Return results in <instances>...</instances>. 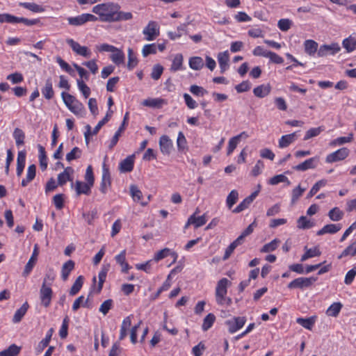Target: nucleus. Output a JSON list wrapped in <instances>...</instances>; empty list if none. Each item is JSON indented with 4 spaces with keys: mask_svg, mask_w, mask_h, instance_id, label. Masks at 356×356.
Instances as JSON below:
<instances>
[{
    "mask_svg": "<svg viewBox=\"0 0 356 356\" xmlns=\"http://www.w3.org/2000/svg\"><path fill=\"white\" fill-rule=\"evenodd\" d=\"M36 175V166L34 164H31L28 167L26 176L25 179H23L22 181V186L25 187L31 181H32Z\"/></svg>",
    "mask_w": 356,
    "mask_h": 356,
    "instance_id": "obj_29",
    "label": "nucleus"
},
{
    "mask_svg": "<svg viewBox=\"0 0 356 356\" xmlns=\"http://www.w3.org/2000/svg\"><path fill=\"white\" fill-rule=\"evenodd\" d=\"M20 351V347L12 344L7 349L0 352V356H17Z\"/></svg>",
    "mask_w": 356,
    "mask_h": 356,
    "instance_id": "obj_44",
    "label": "nucleus"
},
{
    "mask_svg": "<svg viewBox=\"0 0 356 356\" xmlns=\"http://www.w3.org/2000/svg\"><path fill=\"white\" fill-rule=\"evenodd\" d=\"M66 42L70 46L72 49L78 55L85 58H89L91 55V51L86 46H81L80 44L73 39H67Z\"/></svg>",
    "mask_w": 356,
    "mask_h": 356,
    "instance_id": "obj_9",
    "label": "nucleus"
},
{
    "mask_svg": "<svg viewBox=\"0 0 356 356\" xmlns=\"http://www.w3.org/2000/svg\"><path fill=\"white\" fill-rule=\"evenodd\" d=\"M280 243L277 238L273 239L268 243L265 244L261 249V252H270L276 250Z\"/></svg>",
    "mask_w": 356,
    "mask_h": 356,
    "instance_id": "obj_47",
    "label": "nucleus"
},
{
    "mask_svg": "<svg viewBox=\"0 0 356 356\" xmlns=\"http://www.w3.org/2000/svg\"><path fill=\"white\" fill-rule=\"evenodd\" d=\"M216 320V316L214 314L210 313L206 316V317L203 320V323L202 325V328L204 331L208 330L211 327L214 321Z\"/></svg>",
    "mask_w": 356,
    "mask_h": 356,
    "instance_id": "obj_51",
    "label": "nucleus"
},
{
    "mask_svg": "<svg viewBox=\"0 0 356 356\" xmlns=\"http://www.w3.org/2000/svg\"><path fill=\"white\" fill-rule=\"evenodd\" d=\"M120 9L117 3L108 2L95 6L92 11L99 16V19L104 22H115L116 13Z\"/></svg>",
    "mask_w": 356,
    "mask_h": 356,
    "instance_id": "obj_1",
    "label": "nucleus"
},
{
    "mask_svg": "<svg viewBox=\"0 0 356 356\" xmlns=\"http://www.w3.org/2000/svg\"><path fill=\"white\" fill-rule=\"evenodd\" d=\"M238 198V193L236 190H232L227 197L226 203L229 209L236 204Z\"/></svg>",
    "mask_w": 356,
    "mask_h": 356,
    "instance_id": "obj_50",
    "label": "nucleus"
},
{
    "mask_svg": "<svg viewBox=\"0 0 356 356\" xmlns=\"http://www.w3.org/2000/svg\"><path fill=\"white\" fill-rule=\"evenodd\" d=\"M6 79L10 81L13 84L19 83L23 81L24 76L19 72H15L10 74H8L6 77Z\"/></svg>",
    "mask_w": 356,
    "mask_h": 356,
    "instance_id": "obj_64",
    "label": "nucleus"
},
{
    "mask_svg": "<svg viewBox=\"0 0 356 356\" xmlns=\"http://www.w3.org/2000/svg\"><path fill=\"white\" fill-rule=\"evenodd\" d=\"M97 17L92 14L85 13L76 17H72L67 19L68 23L72 26H81L88 22H95Z\"/></svg>",
    "mask_w": 356,
    "mask_h": 356,
    "instance_id": "obj_8",
    "label": "nucleus"
},
{
    "mask_svg": "<svg viewBox=\"0 0 356 356\" xmlns=\"http://www.w3.org/2000/svg\"><path fill=\"white\" fill-rule=\"evenodd\" d=\"M318 43L313 40H307L304 42L305 52L310 56H313L316 52H318Z\"/></svg>",
    "mask_w": 356,
    "mask_h": 356,
    "instance_id": "obj_24",
    "label": "nucleus"
},
{
    "mask_svg": "<svg viewBox=\"0 0 356 356\" xmlns=\"http://www.w3.org/2000/svg\"><path fill=\"white\" fill-rule=\"evenodd\" d=\"M349 149L346 147H342L326 156L325 161L328 163L342 161L349 154Z\"/></svg>",
    "mask_w": 356,
    "mask_h": 356,
    "instance_id": "obj_10",
    "label": "nucleus"
},
{
    "mask_svg": "<svg viewBox=\"0 0 356 356\" xmlns=\"http://www.w3.org/2000/svg\"><path fill=\"white\" fill-rule=\"evenodd\" d=\"M53 332H54V330L53 328H51L48 330L47 334H46V337L44 339H43L38 345L37 348H36V350L38 352L40 353L42 352L44 348H46L50 341H51V337H52V334H53Z\"/></svg>",
    "mask_w": 356,
    "mask_h": 356,
    "instance_id": "obj_35",
    "label": "nucleus"
},
{
    "mask_svg": "<svg viewBox=\"0 0 356 356\" xmlns=\"http://www.w3.org/2000/svg\"><path fill=\"white\" fill-rule=\"evenodd\" d=\"M168 255H172L174 257L172 263H175L177 258V254L175 252H171V250L168 248H165L156 252L153 260L158 262L159 261L167 257Z\"/></svg>",
    "mask_w": 356,
    "mask_h": 356,
    "instance_id": "obj_19",
    "label": "nucleus"
},
{
    "mask_svg": "<svg viewBox=\"0 0 356 356\" xmlns=\"http://www.w3.org/2000/svg\"><path fill=\"white\" fill-rule=\"evenodd\" d=\"M133 15L130 12H122L118 10L116 13L115 22L127 21L131 19Z\"/></svg>",
    "mask_w": 356,
    "mask_h": 356,
    "instance_id": "obj_61",
    "label": "nucleus"
},
{
    "mask_svg": "<svg viewBox=\"0 0 356 356\" xmlns=\"http://www.w3.org/2000/svg\"><path fill=\"white\" fill-rule=\"evenodd\" d=\"M243 136H245V138L248 137V135L245 131H243L240 134H238L236 136H234L229 139V143H228V147H227V155H230L234 152V150L236 149L237 145L238 144L241 138Z\"/></svg>",
    "mask_w": 356,
    "mask_h": 356,
    "instance_id": "obj_21",
    "label": "nucleus"
},
{
    "mask_svg": "<svg viewBox=\"0 0 356 356\" xmlns=\"http://www.w3.org/2000/svg\"><path fill=\"white\" fill-rule=\"evenodd\" d=\"M230 284V282L227 278H222L220 280L216 288V301L221 306L228 307L232 302V298L227 296V286Z\"/></svg>",
    "mask_w": 356,
    "mask_h": 356,
    "instance_id": "obj_2",
    "label": "nucleus"
},
{
    "mask_svg": "<svg viewBox=\"0 0 356 356\" xmlns=\"http://www.w3.org/2000/svg\"><path fill=\"white\" fill-rule=\"evenodd\" d=\"M74 173V169L72 167H67L63 172L58 175V185L63 186L67 181H72V175Z\"/></svg>",
    "mask_w": 356,
    "mask_h": 356,
    "instance_id": "obj_15",
    "label": "nucleus"
},
{
    "mask_svg": "<svg viewBox=\"0 0 356 356\" xmlns=\"http://www.w3.org/2000/svg\"><path fill=\"white\" fill-rule=\"evenodd\" d=\"M138 64V60L136 57L134 55V51L132 49L129 48L128 49V63H127V68L131 70L134 69Z\"/></svg>",
    "mask_w": 356,
    "mask_h": 356,
    "instance_id": "obj_57",
    "label": "nucleus"
},
{
    "mask_svg": "<svg viewBox=\"0 0 356 356\" xmlns=\"http://www.w3.org/2000/svg\"><path fill=\"white\" fill-rule=\"evenodd\" d=\"M246 318L244 316L234 317L232 319L227 320L225 324L228 327L230 333H234L241 329L245 323Z\"/></svg>",
    "mask_w": 356,
    "mask_h": 356,
    "instance_id": "obj_11",
    "label": "nucleus"
},
{
    "mask_svg": "<svg viewBox=\"0 0 356 356\" xmlns=\"http://www.w3.org/2000/svg\"><path fill=\"white\" fill-rule=\"evenodd\" d=\"M81 155V150L78 147H75L69 153L67 154L66 160L68 162H70L72 160L80 158Z\"/></svg>",
    "mask_w": 356,
    "mask_h": 356,
    "instance_id": "obj_59",
    "label": "nucleus"
},
{
    "mask_svg": "<svg viewBox=\"0 0 356 356\" xmlns=\"http://www.w3.org/2000/svg\"><path fill=\"white\" fill-rule=\"evenodd\" d=\"M186 24H183L179 26L177 29V31H169L168 35L171 40H175L180 38L182 35L183 32L186 31Z\"/></svg>",
    "mask_w": 356,
    "mask_h": 356,
    "instance_id": "obj_48",
    "label": "nucleus"
},
{
    "mask_svg": "<svg viewBox=\"0 0 356 356\" xmlns=\"http://www.w3.org/2000/svg\"><path fill=\"white\" fill-rule=\"evenodd\" d=\"M341 50V47L337 42H332L330 44L321 45L317 54L319 57H325L328 55H335Z\"/></svg>",
    "mask_w": 356,
    "mask_h": 356,
    "instance_id": "obj_7",
    "label": "nucleus"
},
{
    "mask_svg": "<svg viewBox=\"0 0 356 356\" xmlns=\"http://www.w3.org/2000/svg\"><path fill=\"white\" fill-rule=\"evenodd\" d=\"M271 91L270 84H262L253 89L254 95L259 98H264L268 96Z\"/></svg>",
    "mask_w": 356,
    "mask_h": 356,
    "instance_id": "obj_22",
    "label": "nucleus"
},
{
    "mask_svg": "<svg viewBox=\"0 0 356 356\" xmlns=\"http://www.w3.org/2000/svg\"><path fill=\"white\" fill-rule=\"evenodd\" d=\"M39 161L40 166L42 171L45 170L47 168V158L44 148L42 145H39Z\"/></svg>",
    "mask_w": 356,
    "mask_h": 356,
    "instance_id": "obj_45",
    "label": "nucleus"
},
{
    "mask_svg": "<svg viewBox=\"0 0 356 356\" xmlns=\"http://www.w3.org/2000/svg\"><path fill=\"white\" fill-rule=\"evenodd\" d=\"M112 53L113 54L111 56V59L115 64L119 65L124 63V54L121 50L117 48V50L113 51Z\"/></svg>",
    "mask_w": 356,
    "mask_h": 356,
    "instance_id": "obj_42",
    "label": "nucleus"
},
{
    "mask_svg": "<svg viewBox=\"0 0 356 356\" xmlns=\"http://www.w3.org/2000/svg\"><path fill=\"white\" fill-rule=\"evenodd\" d=\"M159 147L163 154L169 155L171 153L173 144L168 136L163 135L160 138Z\"/></svg>",
    "mask_w": 356,
    "mask_h": 356,
    "instance_id": "obj_14",
    "label": "nucleus"
},
{
    "mask_svg": "<svg viewBox=\"0 0 356 356\" xmlns=\"http://www.w3.org/2000/svg\"><path fill=\"white\" fill-rule=\"evenodd\" d=\"M189 90L193 95L199 97H203L208 93L207 90L197 85L191 86Z\"/></svg>",
    "mask_w": 356,
    "mask_h": 356,
    "instance_id": "obj_60",
    "label": "nucleus"
},
{
    "mask_svg": "<svg viewBox=\"0 0 356 356\" xmlns=\"http://www.w3.org/2000/svg\"><path fill=\"white\" fill-rule=\"evenodd\" d=\"M143 33L145 39L147 41H152L159 35V26L155 21H149L144 28Z\"/></svg>",
    "mask_w": 356,
    "mask_h": 356,
    "instance_id": "obj_4",
    "label": "nucleus"
},
{
    "mask_svg": "<svg viewBox=\"0 0 356 356\" xmlns=\"http://www.w3.org/2000/svg\"><path fill=\"white\" fill-rule=\"evenodd\" d=\"M342 228L341 224H327L323 227L322 229L317 232L318 236H321L325 234H335L340 231Z\"/></svg>",
    "mask_w": 356,
    "mask_h": 356,
    "instance_id": "obj_18",
    "label": "nucleus"
},
{
    "mask_svg": "<svg viewBox=\"0 0 356 356\" xmlns=\"http://www.w3.org/2000/svg\"><path fill=\"white\" fill-rule=\"evenodd\" d=\"M110 268V264H107L103 265L101 270L99 273L98 278L99 282L97 286H96L97 278L96 277H93L92 278V287L97 293H99L103 288L104 283L106 280L107 273Z\"/></svg>",
    "mask_w": 356,
    "mask_h": 356,
    "instance_id": "obj_6",
    "label": "nucleus"
},
{
    "mask_svg": "<svg viewBox=\"0 0 356 356\" xmlns=\"http://www.w3.org/2000/svg\"><path fill=\"white\" fill-rule=\"evenodd\" d=\"M189 66L195 70H200L204 67V61L201 57L194 56L189 59Z\"/></svg>",
    "mask_w": 356,
    "mask_h": 356,
    "instance_id": "obj_39",
    "label": "nucleus"
},
{
    "mask_svg": "<svg viewBox=\"0 0 356 356\" xmlns=\"http://www.w3.org/2000/svg\"><path fill=\"white\" fill-rule=\"evenodd\" d=\"M165 103V100L160 98H148L145 99L142 102V105L144 106L151 107V108H161L162 105Z\"/></svg>",
    "mask_w": 356,
    "mask_h": 356,
    "instance_id": "obj_30",
    "label": "nucleus"
},
{
    "mask_svg": "<svg viewBox=\"0 0 356 356\" xmlns=\"http://www.w3.org/2000/svg\"><path fill=\"white\" fill-rule=\"evenodd\" d=\"M134 164V156H129L120 163V170L122 172H129L132 171Z\"/></svg>",
    "mask_w": 356,
    "mask_h": 356,
    "instance_id": "obj_20",
    "label": "nucleus"
},
{
    "mask_svg": "<svg viewBox=\"0 0 356 356\" xmlns=\"http://www.w3.org/2000/svg\"><path fill=\"white\" fill-rule=\"evenodd\" d=\"M323 129L321 127L311 128L306 133L304 136V140H307L313 137L318 136Z\"/></svg>",
    "mask_w": 356,
    "mask_h": 356,
    "instance_id": "obj_56",
    "label": "nucleus"
},
{
    "mask_svg": "<svg viewBox=\"0 0 356 356\" xmlns=\"http://www.w3.org/2000/svg\"><path fill=\"white\" fill-rule=\"evenodd\" d=\"M317 280L316 277H298L291 281L288 284L289 289H300L308 288L311 286L314 282Z\"/></svg>",
    "mask_w": 356,
    "mask_h": 356,
    "instance_id": "obj_5",
    "label": "nucleus"
},
{
    "mask_svg": "<svg viewBox=\"0 0 356 356\" xmlns=\"http://www.w3.org/2000/svg\"><path fill=\"white\" fill-rule=\"evenodd\" d=\"M19 6L33 13H42L44 11V8L42 6L35 3L21 2Z\"/></svg>",
    "mask_w": 356,
    "mask_h": 356,
    "instance_id": "obj_41",
    "label": "nucleus"
},
{
    "mask_svg": "<svg viewBox=\"0 0 356 356\" xmlns=\"http://www.w3.org/2000/svg\"><path fill=\"white\" fill-rule=\"evenodd\" d=\"M327 181L325 179H321L318 181L311 188L310 191L307 194V198H310L314 196L321 187L326 185Z\"/></svg>",
    "mask_w": 356,
    "mask_h": 356,
    "instance_id": "obj_54",
    "label": "nucleus"
},
{
    "mask_svg": "<svg viewBox=\"0 0 356 356\" xmlns=\"http://www.w3.org/2000/svg\"><path fill=\"white\" fill-rule=\"evenodd\" d=\"M229 60V55L228 51L220 52L218 54V61L220 67V71L223 73L228 68V62Z\"/></svg>",
    "mask_w": 356,
    "mask_h": 356,
    "instance_id": "obj_25",
    "label": "nucleus"
},
{
    "mask_svg": "<svg viewBox=\"0 0 356 356\" xmlns=\"http://www.w3.org/2000/svg\"><path fill=\"white\" fill-rule=\"evenodd\" d=\"M297 138L296 132L284 135L279 140V147L280 148H285L289 145L293 143Z\"/></svg>",
    "mask_w": 356,
    "mask_h": 356,
    "instance_id": "obj_27",
    "label": "nucleus"
},
{
    "mask_svg": "<svg viewBox=\"0 0 356 356\" xmlns=\"http://www.w3.org/2000/svg\"><path fill=\"white\" fill-rule=\"evenodd\" d=\"M293 24V22L289 19H281L277 22V26L282 31H287L289 30Z\"/></svg>",
    "mask_w": 356,
    "mask_h": 356,
    "instance_id": "obj_62",
    "label": "nucleus"
},
{
    "mask_svg": "<svg viewBox=\"0 0 356 356\" xmlns=\"http://www.w3.org/2000/svg\"><path fill=\"white\" fill-rule=\"evenodd\" d=\"M70 111L77 116L82 117L85 113V108L83 105L79 101L77 103L70 108Z\"/></svg>",
    "mask_w": 356,
    "mask_h": 356,
    "instance_id": "obj_58",
    "label": "nucleus"
},
{
    "mask_svg": "<svg viewBox=\"0 0 356 356\" xmlns=\"http://www.w3.org/2000/svg\"><path fill=\"white\" fill-rule=\"evenodd\" d=\"M26 162V152L20 151L18 152L17 159V176L20 177L23 172Z\"/></svg>",
    "mask_w": 356,
    "mask_h": 356,
    "instance_id": "obj_28",
    "label": "nucleus"
},
{
    "mask_svg": "<svg viewBox=\"0 0 356 356\" xmlns=\"http://www.w3.org/2000/svg\"><path fill=\"white\" fill-rule=\"evenodd\" d=\"M72 187L74 188L76 195L79 196L82 194L89 195L91 193L92 186L81 181H76L75 183H72Z\"/></svg>",
    "mask_w": 356,
    "mask_h": 356,
    "instance_id": "obj_13",
    "label": "nucleus"
},
{
    "mask_svg": "<svg viewBox=\"0 0 356 356\" xmlns=\"http://www.w3.org/2000/svg\"><path fill=\"white\" fill-rule=\"evenodd\" d=\"M183 60L184 58L182 54H176L172 60V63L170 67V71L177 72L178 70H182Z\"/></svg>",
    "mask_w": 356,
    "mask_h": 356,
    "instance_id": "obj_36",
    "label": "nucleus"
},
{
    "mask_svg": "<svg viewBox=\"0 0 356 356\" xmlns=\"http://www.w3.org/2000/svg\"><path fill=\"white\" fill-rule=\"evenodd\" d=\"M342 46L348 53L353 51L356 49V38L350 35L343 40Z\"/></svg>",
    "mask_w": 356,
    "mask_h": 356,
    "instance_id": "obj_31",
    "label": "nucleus"
},
{
    "mask_svg": "<svg viewBox=\"0 0 356 356\" xmlns=\"http://www.w3.org/2000/svg\"><path fill=\"white\" fill-rule=\"evenodd\" d=\"M13 137L17 147L24 145L25 139L24 132L19 128H15L13 131Z\"/></svg>",
    "mask_w": 356,
    "mask_h": 356,
    "instance_id": "obj_43",
    "label": "nucleus"
},
{
    "mask_svg": "<svg viewBox=\"0 0 356 356\" xmlns=\"http://www.w3.org/2000/svg\"><path fill=\"white\" fill-rule=\"evenodd\" d=\"M327 216L332 221H339L343 218L344 212L336 207L329 211Z\"/></svg>",
    "mask_w": 356,
    "mask_h": 356,
    "instance_id": "obj_34",
    "label": "nucleus"
},
{
    "mask_svg": "<svg viewBox=\"0 0 356 356\" xmlns=\"http://www.w3.org/2000/svg\"><path fill=\"white\" fill-rule=\"evenodd\" d=\"M317 165V159L315 157L305 160L304 162L295 165L293 168L297 171H305L309 169H314Z\"/></svg>",
    "mask_w": 356,
    "mask_h": 356,
    "instance_id": "obj_16",
    "label": "nucleus"
},
{
    "mask_svg": "<svg viewBox=\"0 0 356 356\" xmlns=\"http://www.w3.org/2000/svg\"><path fill=\"white\" fill-rule=\"evenodd\" d=\"M296 322L303 327L311 330L315 323V321L313 317L307 318H298Z\"/></svg>",
    "mask_w": 356,
    "mask_h": 356,
    "instance_id": "obj_49",
    "label": "nucleus"
},
{
    "mask_svg": "<svg viewBox=\"0 0 356 356\" xmlns=\"http://www.w3.org/2000/svg\"><path fill=\"white\" fill-rule=\"evenodd\" d=\"M130 193L134 201L140 202L143 206H145L147 204V202H143L141 201L143 193L136 186L131 185L130 186Z\"/></svg>",
    "mask_w": 356,
    "mask_h": 356,
    "instance_id": "obj_37",
    "label": "nucleus"
},
{
    "mask_svg": "<svg viewBox=\"0 0 356 356\" xmlns=\"http://www.w3.org/2000/svg\"><path fill=\"white\" fill-rule=\"evenodd\" d=\"M191 218L193 220V225L195 228H198L200 227L203 226L206 224L207 220L206 217V214H203L200 216H195V215H191Z\"/></svg>",
    "mask_w": 356,
    "mask_h": 356,
    "instance_id": "obj_52",
    "label": "nucleus"
},
{
    "mask_svg": "<svg viewBox=\"0 0 356 356\" xmlns=\"http://www.w3.org/2000/svg\"><path fill=\"white\" fill-rule=\"evenodd\" d=\"M157 47L155 44H145L142 50V54L144 57H147L149 54H154L156 53Z\"/></svg>",
    "mask_w": 356,
    "mask_h": 356,
    "instance_id": "obj_63",
    "label": "nucleus"
},
{
    "mask_svg": "<svg viewBox=\"0 0 356 356\" xmlns=\"http://www.w3.org/2000/svg\"><path fill=\"white\" fill-rule=\"evenodd\" d=\"M113 111L109 109L107 113L106 114L105 117L100 120L98 124L95 126V127L92 130V134H97L99 129L102 128L103 125H104L111 118L112 115Z\"/></svg>",
    "mask_w": 356,
    "mask_h": 356,
    "instance_id": "obj_55",
    "label": "nucleus"
},
{
    "mask_svg": "<svg viewBox=\"0 0 356 356\" xmlns=\"http://www.w3.org/2000/svg\"><path fill=\"white\" fill-rule=\"evenodd\" d=\"M42 93L47 99H51L54 92L52 88V81L51 78H48L45 81V86L42 90Z\"/></svg>",
    "mask_w": 356,
    "mask_h": 356,
    "instance_id": "obj_33",
    "label": "nucleus"
},
{
    "mask_svg": "<svg viewBox=\"0 0 356 356\" xmlns=\"http://www.w3.org/2000/svg\"><path fill=\"white\" fill-rule=\"evenodd\" d=\"M29 307V305L28 302H24L22 307L15 312L13 316V322L15 323L20 322L24 316L26 314Z\"/></svg>",
    "mask_w": 356,
    "mask_h": 356,
    "instance_id": "obj_32",
    "label": "nucleus"
},
{
    "mask_svg": "<svg viewBox=\"0 0 356 356\" xmlns=\"http://www.w3.org/2000/svg\"><path fill=\"white\" fill-rule=\"evenodd\" d=\"M75 263L72 260H68L63 264L61 268V277L63 281H66L70 273L74 270Z\"/></svg>",
    "mask_w": 356,
    "mask_h": 356,
    "instance_id": "obj_26",
    "label": "nucleus"
},
{
    "mask_svg": "<svg viewBox=\"0 0 356 356\" xmlns=\"http://www.w3.org/2000/svg\"><path fill=\"white\" fill-rule=\"evenodd\" d=\"M343 305L341 302L332 303L327 309L326 314L329 316L336 317L339 314Z\"/></svg>",
    "mask_w": 356,
    "mask_h": 356,
    "instance_id": "obj_40",
    "label": "nucleus"
},
{
    "mask_svg": "<svg viewBox=\"0 0 356 356\" xmlns=\"http://www.w3.org/2000/svg\"><path fill=\"white\" fill-rule=\"evenodd\" d=\"M83 284V277L82 275L79 276L75 280L74 283L72 286L70 290V296L76 295L81 289Z\"/></svg>",
    "mask_w": 356,
    "mask_h": 356,
    "instance_id": "obj_46",
    "label": "nucleus"
},
{
    "mask_svg": "<svg viewBox=\"0 0 356 356\" xmlns=\"http://www.w3.org/2000/svg\"><path fill=\"white\" fill-rule=\"evenodd\" d=\"M38 255V245H35L34 247L33 254H32L31 258L29 259V261L26 264L24 270L23 271V275L24 277H26L27 275H29V273L31 272L32 269L33 268V267L36 263Z\"/></svg>",
    "mask_w": 356,
    "mask_h": 356,
    "instance_id": "obj_17",
    "label": "nucleus"
},
{
    "mask_svg": "<svg viewBox=\"0 0 356 356\" xmlns=\"http://www.w3.org/2000/svg\"><path fill=\"white\" fill-rule=\"evenodd\" d=\"M129 117V113H126L123 119V122L121 124V126L118 128V131L115 132V135L113 136V138L111 139V143L109 145V148H113L118 143L119 138L121 135V133L124 130V127L127 123Z\"/></svg>",
    "mask_w": 356,
    "mask_h": 356,
    "instance_id": "obj_23",
    "label": "nucleus"
},
{
    "mask_svg": "<svg viewBox=\"0 0 356 356\" xmlns=\"http://www.w3.org/2000/svg\"><path fill=\"white\" fill-rule=\"evenodd\" d=\"M53 291L49 286L46 285V278H44L42 286L40 289V299L42 305L48 307L51 302Z\"/></svg>",
    "mask_w": 356,
    "mask_h": 356,
    "instance_id": "obj_3",
    "label": "nucleus"
},
{
    "mask_svg": "<svg viewBox=\"0 0 356 356\" xmlns=\"http://www.w3.org/2000/svg\"><path fill=\"white\" fill-rule=\"evenodd\" d=\"M356 255V241H353L351 244H350L346 248L343 250V251L341 253V254L338 257V259H341L343 257H346L348 256L355 257Z\"/></svg>",
    "mask_w": 356,
    "mask_h": 356,
    "instance_id": "obj_38",
    "label": "nucleus"
},
{
    "mask_svg": "<svg viewBox=\"0 0 356 356\" xmlns=\"http://www.w3.org/2000/svg\"><path fill=\"white\" fill-rule=\"evenodd\" d=\"M297 227L299 229H309L313 227L314 224L309 220H308L305 216H300L297 221Z\"/></svg>",
    "mask_w": 356,
    "mask_h": 356,
    "instance_id": "obj_53",
    "label": "nucleus"
},
{
    "mask_svg": "<svg viewBox=\"0 0 356 356\" xmlns=\"http://www.w3.org/2000/svg\"><path fill=\"white\" fill-rule=\"evenodd\" d=\"M111 175L109 172V170L108 168H106V165H103V170H102V181L100 184V188L99 190L103 194H106L108 190V188L111 187Z\"/></svg>",
    "mask_w": 356,
    "mask_h": 356,
    "instance_id": "obj_12",
    "label": "nucleus"
}]
</instances>
